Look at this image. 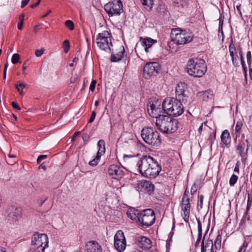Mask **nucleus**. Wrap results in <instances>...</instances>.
Segmentation results:
<instances>
[{"mask_svg": "<svg viewBox=\"0 0 252 252\" xmlns=\"http://www.w3.org/2000/svg\"><path fill=\"white\" fill-rule=\"evenodd\" d=\"M104 8L109 17L119 16L124 11L121 0H111L104 5Z\"/></svg>", "mask_w": 252, "mask_h": 252, "instance_id": "6e6552de", "label": "nucleus"}, {"mask_svg": "<svg viewBox=\"0 0 252 252\" xmlns=\"http://www.w3.org/2000/svg\"><path fill=\"white\" fill-rule=\"evenodd\" d=\"M19 59L20 57L19 54L16 53L14 54L11 59L12 63L13 64H16L18 62Z\"/></svg>", "mask_w": 252, "mask_h": 252, "instance_id": "58836bf2", "label": "nucleus"}, {"mask_svg": "<svg viewBox=\"0 0 252 252\" xmlns=\"http://www.w3.org/2000/svg\"><path fill=\"white\" fill-rule=\"evenodd\" d=\"M238 53L240 55L241 64H242L243 67H244L245 62H244V58L243 56V52H242L241 48L239 45L238 46Z\"/></svg>", "mask_w": 252, "mask_h": 252, "instance_id": "4c0bfd02", "label": "nucleus"}, {"mask_svg": "<svg viewBox=\"0 0 252 252\" xmlns=\"http://www.w3.org/2000/svg\"><path fill=\"white\" fill-rule=\"evenodd\" d=\"M96 83V81L94 80L92 81L89 88V89L91 91L94 92L95 87Z\"/></svg>", "mask_w": 252, "mask_h": 252, "instance_id": "37998d69", "label": "nucleus"}, {"mask_svg": "<svg viewBox=\"0 0 252 252\" xmlns=\"http://www.w3.org/2000/svg\"><path fill=\"white\" fill-rule=\"evenodd\" d=\"M114 247L120 252L124 251L126 247V240L124 233L119 230L114 236Z\"/></svg>", "mask_w": 252, "mask_h": 252, "instance_id": "f8f14e48", "label": "nucleus"}, {"mask_svg": "<svg viewBox=\"0 0 252 252\" xmlns=\"http://www.w3.org/2000/svg\"><path fill=\"white\" fill-rule=\"evenodd\" d=\"M187 89V86L185 83L179 84L176 88V98L175 99L179 100L184 101L185 98L187 97L185 91Z\"/></svg>", "mask_w": 252, "mask_h": 252, "instance_id": "a211bd4d", "label": "nucleus"}, {"mask_svg": "<svg viewBox=\"0 0 252 252\" xmlns=\"http://www.w3.org/2000/svg\"><path fill=\"white\" fill-rule=\"evenodd\" d=\"M51 10H49L47 12L42 16V17H45L47 16L50 13H51Z\"/></svg>", "mask_w": 252, "mask_h": 252, "instance_id": "680f3d73", "label": "nucleus"}, {"mask_svg": "<svg viewBox=\"0 0 252 252\" xmlns=\"http://www.w3.org/2000/svg\"><path fill=\"white\" fill-rule=\"evenodd\" d=\"M157 42V40L147 37L143 38H141L140 40V43L144 47L146 52H148L149 49L152 47L153 44H156Z\"/></svg>", "mask_w": 252, "mask_h": 252, "instance_id": "4be33fe9", "label": "nucleus"}, {"mask_svg": "<svg viewBox=\"0 0 252 252\" xmlns=\"http://www.w3.org/2000/svg\"><path fill=\"white\" fill-rule=\"evenodd\" d=\"M190 208L189 191L187 189L184 191L181 203V208Z\"/></svg>", "mask_w": 252, "mask_h": 252, "instance_id": "393cba45", "label": "nucleus"}, {"mask_svg": "<svg viewBox=\"0 0 252 252\" xmlns=\"http://www.w3.org/2000/svg\"><path fill=\"white\" fill-rule=\"evenodd\" d=\"M138 224L143 227L152 225L155 221V215L153 210L150 209H145L140 212Z\"/></svg>", "mask_w": 252, "mask_h": 252, "instance_id": "9d476101", "label": "nucleus"}, {"mask_svg": "<svg viewBox=\"0 0 252 252\" xmlns=\"http://www.w3.org/2000/svg\"><path fill=\"white\" fill-rule=\"evenodd\" d=\"M136 166L143 176L150 179L155 178L161 170L158 162L150 156H142L137 162Z\"/></svg>", "mask_w": 252, "mask_h": 252, "instance_id": "f257e3e1", "label": "nucleus"}, {"mask_svg": "<svg viewBox=\"0 0 252 252\" xmlns=\"http://www.w3.org/2000/svg\"><path fill=\"white\" fill-rule=\"evenodd\" d=\"M6 75V71H5V70H4V72H3V78H4V79H5Z\"/></svg>", "mask_w": 252, "mask_h": 252, "instance_id": "338daca9", "label": "nucleus"}, {"mask_svg": "<svg viewBox=\"0 0 252 252\" xmlns=\"http://www.w3.org/2000/svg\"><path fill=\"white\" fill-rule=\"evenodd\" d=\"M198 198H199V201L200 203V207L202 208V204H203V199H204L203 195L201 194V195H198Z\"/></svg>", "mask_w": 252, "mask_h": 252, "instance_id": "603ef678", "label": "nucleus"}, {"mask_svg": "<svg viewBox=\"0 0 252 252\" xmlns=\"http://www.w3.org/2000/svg\"><path fill=\"white\" fill-rule=\"evenodd\" d=\"M96 43L97 46L101 50L108 51L112 46L111 35L107 31H103L96 35Z\"/></svg>", "mask_w": 252, "mask_h": 252, "instance_id": "1a4fd4ad", "label": "nucleus"}, {"mask_svg": "<svg viewBox=\"0 0 252 252\" xmlns=\"http://www.w3.org/2000/svg\"><path fill=\"white\" fill-rule=\"evenodd\" d=\"M24 15H21L20 16H19V20L20 21V22H23V20H24Z\"/></svg>", "mask_w": 252, "mask_h": 252, "instance_id": "e2e57ef3", "label": "nucleus"}, {"mask_svg": "<svg viewBox=\"0 0 252 252\" xmlns=\"http://www.w3.org/2000/svg\"><path fill=\"white\" fill-rule=\"evenodd\" d=\"M138 187L141 191L144 192L153 191L154 189V185L149 181L142 180L139 181Z\"/></svg>", "mask_w": 252, "mask_h": 252, "instance_id": "aec40b11", "label": "nucleus"}, {"mask_svg": "<svg viewBox=\"0 0 252 252\" xmlns=\"http://www.w3.org/2000/svg\"><path fill=\"white\" fill-rule=\"evenodd\" d=\"M252 205V200L250 199V195H248V199L247 201V211H248L250 208L251 207Z\"/></svg>", "mask_w": 252, "mask_h": 252, "instance_id": "09e8293b", "label": "nucleus"}, {"mask_svg": "<svg viewBox=\"0 0 252 252\" xmlns=\"http://www.w3.org/2000/svg\"><path fill=\"white\" fill-rule=\"evenodd\" d=\"M160 69L159 64L156 62L146 63L143 68V75L145 78L150 77L158 73Z\"/></svg>", "mask_w": 252, "mask_h": 252, "instance_id": "ddd939ff", "label": "nucleus"}, {"mask_svg": "<svg viewBox=\"0 0 252 252\" xmlns=\"http://www.w3.org/2000/svg\"><path fill=\"white\" fill-rule=\"evenodd\" d=\"M98 151L97 157L100 158L105 153V143L103 140H100L97 142Z\"/></svg>", "mask_w": 252, "mask_h": 252, "instance_id": "a878e982", "label": "nucleus"}, {"mask_svg": "<svg viewBox=\"0 0 252 252\" xmlns=\"http://www.w3.org/2000/svg\"><path fill=\"white\" fill-rule=\"evenodd\" d=\"M99 158H98L97 156L96 158L92 160L89 162V164L91 166H96L98 164V160H99Z\"/></svg>", "mask_w": 252, "mask_h": 252, "instance_id": "a19ab883", "label": "nucleus"}, {"mask_svg": "<svg viewBox=\"0 0 252 252\" xmlns=\"http://www.w3.org/2000/svg\"><path fill=\"white\" fill-rule=\"evenodd\" d=\"M41 0H38L36 3H35L34 4H32L31 5V8H34L36 7V6H37L39 4Z\"/></svg>", "mask_w": 252, "mask_h": 252, "instance_id": "6e6d98bb", "label": "nucleus"}, {"mask_svg": "<svg viewBox=\"0 0 252 252\" xmlns=\"http://www.w3.org/2000/svg\"><path fill=\"white\" fill-rule=\"evenodd\" d=\"M187 70L189 75L201 77L206 72L207 65L203 60L190 59L187 63Z\"/></svg>", "mask_w": 252, "mask_h": 252, "instance_id": "20e7f679", "label": "nucleus"}, {"mask_svg": "<svg viewBox=\"0 0 252 252\" xmlns=\"http://www.w3.org/2000/svg\"><path fill=\"white\" fill-rule=\"evenodd\" d=\"M247 59L248 64H250L252 62V55L251 51H248L247 53Z\"/></svg>", "mask_w": 252, "mask_h": 252, "instance_id": "49530a36", "label": "nucleus"}, {"mask_svg": "<svg viewBox=\"0 0 252 252\" xmlns=\"http://www.w3.org/2000/svg\"><path fill=\"white\" fill-rule=\"evenodd\" d=\"M202 95L203 98L204 100L211 99L213 95V91L209 90L204 92H202Z\"/></svg>", "mask_w": 252, "mask_h": 252, "instance_id": "7c9ffc66", "label": "nucleus"}, {"mask_svg": "<svg viewBox=\"0 0 252 252\" xmlns=\"http://www.w3.org/2000/svg\"><path fill=\"white\" fill-rule=\"evenodd\" d=\"M237 10L239 12V13L241 14V12L240 11V5H237L236 6Z\"/></svg>", "mask_w": 252, "mask_h": 252, "instance_id": "0e129e2a", "label": "nucleus"}, {"mask_svg": "<svg viewBox=\"0 0 252 252\" xmlns=\"http://www.w3.org/2000/svg\"><path fill=\"white\" fill-rule=\"evenodd\" d=\"M162 106L164 113L173 117H178L184 112L182 103L175 98H165L162 103Z\"/></svg>", "mask_w": 252, "mask_h": 252, "instance_id": "f03ea898", "label": "nucleus"}, {"mask_svg": "<svg viewBox=\"0 0 252 252\" xmlns=\"http://www.w3.org/2000/svg\"><path fill=\"white\" fill-rule=\"evenodd\" d=\"M44 53V49H41L39 50H36L35 51V55L37 57H41Z\"/></svg>", "mask_w": 252, "mask_h": 252, "instance_id": "79ce46f5", "label": "nucleus"}, {"mask_svg": "<svg viewBox=\"0 0 252 252\" xmlns=\"http://www.w3.org/2000/svg\"><path fill=\"white\" fill-rule=\"evenodd\" d=\"M85 247L87 252H102L101 246L95 241L88 242Z\"/></svg>", "mask_w": 252, "mask_h": 252, "instance_id": "6ab92c4d", "label": "nucleus"}, {"mask_svg": "<svg viewBox=\"0 0 252 252\" xmlns=\"http://www.w3.org/2000/svg\"><path fill=\"white\" fill-rule=\"evenodd\" d=\"M248 243L246 241H244L239 251L240 252H245L247 248L248 247Z\"/></svg>", "mask_w": 252, "mask_h": 252, "instance_id": "ea45409f", "label": "nucleus"}, {"mask_svg": "<svg viewBox=\"0 0 252 252\" xmlns=\"http://www.w3.org/2000/svg\"><path fill=\"white\" fill-rule=\"evenodd\" d=\"M201 252H213L215 250L214 243L208 238L205 240V236L201 242Z\"/></svg>", "mask_w": 252, "mask_h": 252, "instance_id": "f3484780", "label": "nucleus"}, {"mask_svg": "<svg viewBox=\"0 0 252 252\" xmlns=\"http://www.w3.org/2000/svg\"><path fill=\"white\" fill-rule=\"evenodd\" d=\"M30 0H22L21 2V7L24 8L29 2Z\"/></svg>", "mask_w": 252, "mask_h": 252, "instance_id": "5fc2aeb1", "label": "nucleus"}, {"mask_svg": "<svg viewBox=\"0 0 252 252\" xmlns=\"http://www.w3.org/2000/svg\"><path fill=\"white\" fill-rule=\"evenodd\" d=\"M221 235L219 233L214 242L215 250L213 252H217L221 248Z\"/></svg>", "mask_w": 252, "mask_h": 252, "instance_id": "cd10ccee", "label": "nucleus"}, {"mask_svg": "<svg viewBox=\"0 0 252 252\" xmlns=\"http://www.w3.org/2000/svg\"><path fill=\"white\" fill-rule=\"evenodd\" d=\"M140 214V212L133 208L128 209L126 212L127 217L137 223L139 220Z\"/></svg>", "mask_w": 252, "mask_h": 252, "instance_id": "b1692460", "label": "nucleus"}, {"mask_svg": "<svg viewBox=\"0 0 252 252\" xmlns=\"http://www.w3.org/2000/svg\"><path fill=\"white\" fill-rule=\"evenodd\" d=\"M142 3L145 6V8L148 10H151L154 4V0H141Z\"/></svg>", "mask_w": 252, "mask_h": 252, "instance_id": "c756f323", "label": "nucleus"}, {"mask_svg": "<svg viewBox=\"0 0 252 252\" xmlns=\"http://www.w3.org/2000/svg\"><path fill=\"white\" fill-rule=\"evenodd\" d=\"M63 46L64 48V52L65 53H67L70 48V44L69 41L68 40H65L63 42Z\"/></svg>", "mask_w": 252, "mask_h": 252, "instance_id": "c9c22d12", "label": "nucleus"}, {"mask_svg": "<svg viewBox=\"0 0 252 252\" xmlns=\"http://www.w3.org/2000/svg\"><path fill=\"white\" fill-rule=\"evenodd\" d=\"M48 237L46 234L35 232L32 236L31 245L37 252H44L48 247Z\"/></svg>", "mask_w": 252, "mask_h": 252, "instance_id": "423d86ee", "label": "nucleus"}, {"mask_svg": "<svg viewBox=\"0 0 252 252\" xmlns=\"http://www.w3.org/2000/svg\"><path fill=\"white\" fill-rule=\"evenodd\" d=\"M126 56V54L125 52V48L123 45H121L116 53L112 54L111 58V62H119Z\"/></svg>", "mask_w": 252, "mask_h": 252, "instance_id": "412c9836", "label": "nucleus"}, {"mask_svg": "<svg viewBox=\"0 0 252 252\" xmlns=\"http://www.w3.org/2000/svg\"><path fill=\"white\" fill-rule=\"evenodd\" d=\"M7 67H8V64H5V65H4V70H5V71H6Z\"/></svg>", "mask_w": 252, "mask_h": 252, "instance_id": "774afa93", "label": "nucleus"}, {"mask_svg": "<svg viewBox=\"0 0 252 252\" xmlns=\"http://www.w3.org/2000/svg\"><path fill=\"white\" fill-rule=\"evenodd\" d=\"M135 242L137 245L143 250H149L152 247L151 240L145 236H140L136 237Z\"/></svg>", "mask_w": 252, "mask_h": 252, "instance_id": "dca6fc26", "label": "nucleus"}, {"mask_svg": "<svg viewBox=\"0 0 252 252\" xmlns=\"http://www.w3.org/2000/svg\"><path fill=\"white\" fill-rule=\"evenodd\" d=\"M95 116H96L95 112H94V111H93L92 113L91 116L89 120V123H92L94 121Z\"/></svg>", "mask_w": 252, "mask_h": 252, "instance_id": "8fccbe9b", "label": "nucleus"}, {"mask_svg": "<svg viewBox=\"0 0 252 252\" xmlns=\"http://www.w3.org/2000/svg\"><path fill=\"white\" fill-rule=\"evenodd\" d=\"M182 211L183 213H182V216H183V218L184 220L186 222L189 221V219L190 214V208H181Z\"/></svg>", "mask_w": 252, "mask_h": 252, "instance_id": "c85d7f7f", "label": "nucleus"}, {"mask_svg": "<svg viewBox=\"0 0 252 252\" xmlns=\"http://www.w3.org/2000/svg\"><path fill=\"white\" fill-rule=\"evenodd\" d=\"M46 158V155H41L39 156L37 158V162L39 163L42 160L45 159Z\"/></svg>", "mask_w": 252, "mask_h": 252, "instance_id": "de8ad7c7", "label": "nucleus"}, {"mask_svg": "<svg viewBox=\"0 0 252 252\" xmlns=\"http://www.w3.org/2000/svg\"><path fill=\"white\" fill-rule=\"evenodd\" d=\"M11 105H12V107H13L14 109H16L17 110H18V111H19V110H20V107L18 106V105L17 104V103H16V102H15L13 101V102L11 103Z\"/></svg>", "mask_w": 252, "mask_h": 252, "instance_id": "864d4df0", "label": "nucleus"}, {"mask_svg": "<svg viewBox=\"0 0 252 252\" xmlns=\"http://www.w3.org/2000/svg\"><path fill=\"white\" fill-rule=\"evenodd\" d=\"M229 51L230 56L231 57L232 61L233 64L236 62L238 58L237 53L238 52V47L236 48V46L233 42V40L231 39L230 43L229 45Z\"/></svg>", "mask_w": 252, "mask_h": 252, "instance_id": "5701e85b", "label": "nucleus"}, {"mask_svg": "<svg viewBox=\"0 0 252 252\" xmlns=\"http://www.w3.org/2000/svg\"><path fill=\"white\" fill-rule=\"evenodd\" d=\"M197 227H198V232L199 233H202V226L201 223L199 219H197Z\"/></svg>", "mask_w": 252, "mask_h": 252, "instance_id": "3c124183", "label": "nucleus"}, {"mask_svg": "<svg viewBox=\"0 0 252 252\" xmlns=\"http://www.w3.org/2000/svg\"><path fill=\"white\" fill-rule=\"evenodd\" d=\"M99 104V101L98 100H96L94 102V105L96 107L98 106Z\"/></svg>", "mask_w": 252, "mask_h": 252, "instance_id": "69168bd1", "label": "nucleus"}, {"mask_svg": "<svg viewBox=\"0 0 252 252\" xmlns=\"http://www.w3.org/2000/svg\"><path fill=\"white\" fill-rule=\"evenodd\" d=\"M224 16L220 15L219 19V32H220L222 36H223V32L222 30V27L223 24Z\"/></svg>", "mask_w": 252, "mask_h": 252, "instance_id": "2f4dec72", "label": "nucleus"}, {"mask_svg": "<svg viewBox=\"0 0 252 252\" xmlns=\"http://www.w3.org/2000/svg\"><path fill=\"white\" fill-rule=\"evenodd\" d=\"M249 144L247 139H243L236 146V153L242 159H245L247 158Z\"/></svg>", "mask_w": 252, "mask_h": 252, "instance_id": "2eb2a0df", "label": "nucleus"}, {"mask_svg": "<svg viewBox=\"0 0 252 252\" xmlns=\"http://www.w3.org/2000/svg\"><path fill=\"white\" fill-rule=\"evenodd\" d=\"M141 135L144 141L150 145L158 146L160 144L159 133L153 127L143 128L141 130Z\"/></svg>", "mask_w": 252, "mask_h": 252, "instance_id": "39448f33", "label": "nucleus"}, {"mask_svg": "<svg viewBox=\"0 0 252 252\" xmlns=\"http://www.w3.org/2000/svg\"><path fill=\"white\" fill-rule=\"evenodd\" d=\"M156 125L160 131L166 133L175 132L178 128V122L170 116L164 115L156 119Z\"/></svg>", "mask_w": 252, "mask_h": 252, "instance_id": "7ed1b4c3", "label": "nucleus"}, {"mask_svg": "<svg viewBox=\"0 0 252 252\" xmlns=\"http://www.w3.org/2000/svg\"><path fill=\"white\" fill-rule=\"evenodd\" d=\"M171 36L173 41L178 45L188 43L192 41L193 38L191 33L180 29L172 30Z\"/></svg>", "mask_w": 252, "mask_h": 252, "instance_id": "0eeeda50", "label": "nucleus"}, {"mask_svg": "<svg viewBox=\"0 0 252 252\" xmlns=\"http://www.w3.org/2000/svg\"><path fill=\"white\" fill-rule=\"evenodd\" d=\"M6 161L7 163L10 165H13L17 161L16 159H12V158L10 159L9 158H6Z\"/></svg>", "mask_w": 252, "mask_h": 252, "instance_id": "a18cd8bd", "label": "nucleus"}, {"mask_svg": "<svg viewBox=\"0 0 252 252\" xmlns=\"http://www.w3.org/2000/svg\"><path fill=\"white\" fill-rule=\"evenodd\" d=\"M6 158H16V155L14 154H8Z\"/></svg>", "mask_w": 252, "mask_h": 252, "instance_id": "bf43d9fd", "label": "nucleus"}, {"mask_svg": "<svg viewBox=\"0 0 252 252\" xmlns=\"http://www.w3.org/2000/svg\"><path fill=\"white\" fill-rule=\"evenodd\" d=\"M147 111L149 114L152 117L156 118L159 116H163L161 113L163 111L162 106H161L160 102L158 101L150 102L147 105Z\"/></svg>", "mask_w": 252, "mask_h": 252, "instance_id": "9b49d317", "label": "nucleus"}, {"mask_svg": "<svg viewBox=\"0 0 252 252\" xmlns=\"http://www.w3.org/2000/svg\"><path fill=\"white\" fill-rule=\"evenodd\" d=\"M123 170V168L119 165L112 164L108 167V173L112 178L119 180L124 174Z\"/></svg>", "mask_w": 252, "mask_h": 252, "instance_id": "4468645a", "label": "nucleus"}, {"mask_svg": "<svg viewBox=\"0 0 252 252\" xmlns=\"http://www.w3.org/2000/svg\"><path fill=\"white\" fill-rule=\"evenodd\" d=\"M201 236H202V233H198V237H197V240L196 242V245L200 241V240L201 239Z\"/></svg>", "mask_w": 252, "mask_h": 252, "instance_id": "13d9d810", "label": "nucleus"}, {"mask_svg": "<svg viewBox=\"0 0 252 252\" xmlns=\"http://www.w3.org/2000/svg\"><path fill=\"white\" fill-rule=\"evenodd\" d=\"M23 22L22 21V22H20L19 23H18V29L20 30H21L23 28Z\"/></svg>", "mask_w": 252, "mask_h": 252, "instance_id": "4d7b16f0", "label": "nucleus"}, {"mask_svg": "<svg viewBox=\"0 0 252 252\" xmlns=\"http://www.w3.org/2000/svg\"><path fill=\"white\" fill-rule=\"evenodd\" d=\"M27 85L22 82H19V84H18L16 86V89L18 92L20 94H23V89L26 87Z\"/></svg>", "mask_w": 252, "mask_h": 252, "instance_id": "72a5a7b5", "label": "nucleus"}, {"mask_svg": "<svg viewBox=\"0 0 252 252\" xmlns=\"http://www.w3.org/2000/svg\"><path fill=\"white\" fill-rule=\"evenodd\" d=\"M242 123L241 122H238L236 123V126H235V132H236V136H239L240 135V132L242 126Z\"/></svg>", "mask_w": 252, "mask_h": 252, "instance_id": "473e14b6", "label": "nucleus"}, {"mask_svg": "<svg viewBox=\"0 0 252 252\" xmlns=\"http://www.w3.org/2000/svg\"><path fill=\"white\" fill-rule=\"evenodd\" d=\"M238 177L237 175H236L235 174H233L231 176L230 180H229L230 185L231 186H234L236 184V183L238 180Z\"/></svg>", "mask_w": 252, "mask_h": 252, "instance_id": "f704fd0d", "label": "nucleus"}, {"mask_svg": "<svg viewBox=\"0 0 252 252\" xmlns=\"http://www.w3.org/2000/svg\"><path fill=\"white\" fill-rule=\"evenodd\" d=\"M203 123H202L200 125V126H199V127L198 128V131L199 133H201L202 131V129H203Z\"/></svg>", "mask_w": 252, "mask_h": 252, "instance_id": "052dcab7", "label": "nucleus"}, {"mask_svg": "<svg viewBox=\"0 0 252 252\" xmlns=\"http://www.w3.org/2000/svg\"><path fill=\"white\" fill-rule=\"evenodd\" d=\"M221 141L225 146L230 144L231 139L229 132L227 130H224L221 135Z\"/></svg>", "mask_w": 252, "mask_h": 252, "instance_id": "bb28decb", "label": "nucleus"}, {"mask_svg": "<svg viewBox=\"0 0 252 252\" xmlns=\"http://www.w3.org/2000/svg\"><path fill=\"white\" fill-rule=\"evenodd\" d=\"M65 26L70 30H73L74 28V25L73 22L71 20H67L65 22Z\"/></svg>", "mask_w": 252, "mask_h": 252, "instance_id": "e433bc0d", "label": "nucleus"}, {"mask_svg": "<svg viewBox=\"0 0 252 252\" xmlns=\"http://www.w3.org/2000/svg\"><path fill=\"white\" fill-rule=\"evenodd\" d=\"M15 216L16 218H20L22 215L21 210L20 209L16 208L15 209V211L14 212Z\"/></svg>", "mask_w": 252, "mask_h": 252, "instance_id": "c03bdc74", "label": "nucleus"}]
</instances>
